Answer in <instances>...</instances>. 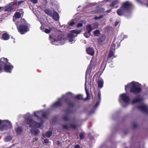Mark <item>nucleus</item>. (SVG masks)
Masks as SVG:
<instances>
[{"instance_id":"obj_1","label":"nucleus","mask_w":148,"mask_h":148,"mask_svg":"<svg viewBox=\"0 0 148 148\" xmlns=\"http://www.w3.org/2000/svg\"><path fill=\"white\" fill-rule=\"evenodd\" d=\"M72 97V95L71 93L68 92L65 95H63L62 98L59 99L58 101L53 104L52 106L53 107L61 106L62 105V101L64 100L69 108L68 109L65 110L64 112L67 114L72 113L73 111L72 108L75 106V103L70 101Z\"/></svg>"},{"instance_id":"obj_2","label":"nucleus","mask_w":148,"mask_h":148,"mask_svg":"<svg viewBox=\"0 0 148 148\" xmlns=\"http://www.w3.org/2000/svg\"><path fill=\"white\" fill-rule=\"evenodd\" d=\"M125 90L126 92L128 91L134 95H137L142 91V89L139 84L132 82L125 86Z\"/></svg>"},{"instance_id":"obj_3","label":"nucleus","mask_w":148,"mask_h":148,"mask_svg":"<svg viewBox=\"0 0 148 148\" xmlns=\"http://www.w3.org/2000/svg\"><path fill=\"white\" fill-rule=\"evenodd\" d=\"M19 22L20 24L17 26L18 32L21 34H25L29 30V29L27 25V22L24 19H21Z\"/></svg>"},{"instance_id":"obj_4","label":"nucleus","mask_w":148,"mask_h":148,"mask_svg":"<svg viewBox=\"0 0 148 148\" xmlns=\"http://www.w3.org/2000/svg\"><path fill=\"white\" fill-rule=\"evenodd\" d=\"M26 123L29 125L31 127L39 128L42 125L43 122L39 123L34 121L32 118H27L26 119Z\"/></svg>"},{"instance_id":"obj_5","label":"nucleus","mask_w":148,"mask_h":148,"mask_svg":"<svg viewBox=\"0 0 148 148\" xmlns=\"http://www.w3.org/2000/svg\"><path fill=\"white\" fill-rule=\"evenodd\" d=\"M132 6V4L131 3L128 1H127L123 3L121 6L130 14V12Z\"/></svg>"},{"instance_id":"obj_6","label":"nucleus","mask_w":148,"mask_h":148,"mask_svg":"<svg viewBox=\"0 0 148 148\" xmlns=\"http://www.w3.org/2000/svg\"><path fill=\"white\" fill-rule=\"evenodd\" d=\"M119 101H121L125 103H128L130 101V97L127 95L126 93H124L121 94L119 97Z\"/></svg>"},{"instance_id":"obj_7","label":"nucleus","mask_w":148,"mask_h":148,"mask_svg":"<svg viewBox=\"0 0 148 148\" xmlns=\"http://www.w3.org/2000/svg\"><path fill=\"white\" fill-rule=\"evenodd\" d=\"M116 13L118 15L120 16H124L127 18L128 17L126 14V13L128 14V13L121 6L117 10Z\"/></svg>"},{"instance_id":"obj_8","label":"nucleus","mask_w":148,"mask_h":148,"mask_svg":"<svg viewBox=\"0 0 148 148\" xmlns=\"http://www.w3.org/2000/svg\"><path fill=\"white\" fill-rule=\"evenodd\" d=\"M137 108L138 109L143 112L148 113V106L144 104L138 106Z\"/></svg>"},{"instance_id":"obj_9","label":"nucleus","mask_w":148,"mask_h":148,"mask_svg":"<svg viewBox=\"0 0 148 148\" xmlns=\"http://www.w3.org/2000/svg\"><path fill=\"white\" fill-rule=\"evenodd\" d=\"M95 65L93 64L92 60H90V63L89 66L87 68L86 72V76L89 75L91 72V70L92 69H94Z\"/></svg>"},{"instance_id":"obj_10","label":"nucleus","mask_w":148,"mask_h":148,"mask_svg":"<svg viewBox=\"0 0 148 148\" xmlns=\"http://www.w3.org/2000/svg\"><path fill=\"white\" fill-rule=\"evenodd\" d=\"M85 91L87 95V97L84 99H83L82 98V95H76L75 98L78 100H86L88 99V97H90V94L88 91V90L86 88H85Z\"/></svg>"},{"instance_id":"obj_11","label":"nucleus","mask_w":148,"mask_h":148,"mask_svg":"<svg viewBox=\"0 0 148 148\" xmlns=\"http://www.w3.org/2000/svg\"><path fill=\"white\" fill-rule=\"evenodd\" d=\"M63 128L66 130H68L70 128H72L73 129H75L77 128V125L75 124H71L69 125H62Z\"/></svg>"},{"instance_id":"obj_12","label":"nucleus","mask_w":148,"mask_h":148,"mask_svg":"<svg viewBox=\"0 0 148 148\" xmlns=\"http://www.w3.org/2000/svg\"><path fill=\"white\" fill-rule=\"evenodd\" d=\"M143 100V99L142 97L138 96L133 99L132 101V104H135L136 103H140L142 102Z\"/></svg>"},{"instance_id":"obj_13","label":"nucleus","mask_w":148,"mask_h":148,"mask_svg":"<svg viewBox=\"0 0 148 148\" xmlns=\"http://www.w3.org/2000/svg\"><path fill=\"white\" fill-rule=\"evenodd\" d=\"M4 69L6 72L11 73L12 70L13 68V67L11 65H6L4 66Z\"/></svg>"},{"instance_id":"obj_14","label":"nucleus","mask_w":148,"mask_h":148,"mask_svg":"<svg viewBox=\"0 0 148 148\" xmlns=\"http://www.w3.org/2000/svg\"><path fill=\"white\" fill-rule=\"evenodd\" d=\"M8 62V60L6 58H3L0 59V66H4Z\"/></svg>"},{"instance_id":"obj_15","label":"nucleus","mask_w":148,"mask_h":148,"mask_svg":"<svg viewBox=\"0 0 148 148\" xmlns=\"http://www.w3.org/2000/svg\"><path fill=\"white\" fill-rule=\"evenodd\" d=\"M86 51L88 54L93 56L94 54V50L92 47H88L86 49Z\"/></svg>"},{"instance_id":"obj_16","label":"nucleus","mask_w":148,"mask_h":148,"mask_svg":"<svg viewBox=\"0 0 148 148\" xmlns=\"http://www.w3.org/2000/svg\"><path fill=\"white\" fill-rule=\"evenodd\" d=\"M51 16L56 21H58L59 18V15L58 13L56 11H54Z\"/></svg>"},{"instance_id":"obj_17","label":"nucleus","mask_w":148,"mask_h":148,"mask_svg":"<svg viewBox=\"0 0 148 148\" xmlns=\"http://www.w3.org/2000/svg\"><path fill=\"white\" fill-rule=\"evenodd\" d=\"M76 36H74L73 34L72 33H69L67 35V37L69 39V42H72L74 40L73 38Z\"/></svg>"},{"instance_id":"obj_18","label":"nucleus","mask_w":148,"mask_h":148,"mask_svg":"<svg viewBox=\"0 0 148 148\" xmlns=\"http://www.w3.org/2000/svg\"><path fill=\"white\" fill-rule=\"evenodd\" d=\"M10 38L9 35L7 33H4L2 35V39L4 40H8Z\"/></svg>"},{"instance_id":"obj_19","label":"nucleus","mask_w":148,"mask_h":148,"mask_svg":"<svg viewBox=\"0 0 148 148\" xmlns=\"http://www.w3.org/2000/svg\"><path fill=\"white\" fill-rule=\"evenodd\" d=\"M16 133L17 134H20L23 132L22 128L21 127L18 126L15 129Z\"/></svg>"},{"instance_id":"obj_20","label":"nucleus","mask_w":148,"mask_h":148,"mask_svg":"<svg viewBox=\"0 0 148 148\" xmlns=\"http://www.w3.org/2000/svg\"><path fill=\"white\" fill-rule=\"evenodd\" d=\"M106 38V37L104 35H102L100 36L98 38V42L99 44H101L104 41Z\"/></svg>"},{"instance_id":"obj_21","label":"nucleus","mask_w":148,"mask_h":148,"mask_svg":"<svg viewBox=\"0 0 148 148\" xmlns=\"http://www.w3.org/2000/svg\"><path fill=\"white\" fill-rule=\"evenodd\" d=\"M40 28L43 31L47 34L49 33L51 29V28L50 27H49V29H47L42 27V26L40 27Z\"/></svg>"},{"instance_id":"obj_22","label":"nucleus","mask_w":148,"mask_h":148,"mask_svg":"<svg viewBox=\"0 0 148 148\" xmlns=\"http://www.w3.org/2000/svg\"><path fill=\"white\" fill-rule=\"evenodd\" d=\"M8 128V126L7 124H5L1 125L0 127V130L1 131H3L7 130Z\"/></svg>"},{"instance_id":"obj_23","label":"nucleus","mask_w":148,"mask_h":148,"mask_svg":"<svg viewBox=\"0 0 148 148\" xmlns=\"http://www.w3.org/2000/svg\"><path fill=\"white\" fill-rule=\"evenodd\" d=\"M30 132L32 134L35 136L37 135L39 133V131L37 130L32 129Z\"/></svg>"},{"instance_id":"obj_24","label":"nucleus","mask_w":148,"mask_h":148,"mask_svg":"<svg viewBox=\"0 0 148 148\" xmlns=\"http://www.w3.org/2000/svg\"><path fill=\"white\" fill-rule=\"evenodd\" d=\"M113 56V52L112 50H110L108 53V56L107 57V62H108L109 59Z\"/></svg>"},{"instance_id":"obj_25","label":"nucleus","mask_w":148,"mask_h":148,"mask_svg":"<svg viewBox=\"0 0 148 148\" xmlns=\"http://www.w3.org/2000/svg\"><path fill=\"white\" fill-rule=\"evenodd\" d=\"M45 13L51 16L52 15V12L51 10L49 9H46L45 10Z\"/></svg>"},{"instance_id":"obj_26","label":"nucleus","mask_w":148,"mask_h":148,"mask_svg":"<svg viewBox=\"0 0 148 148\" xmlns=\"http://www.w3.org/2000/svg\"><path fill=\"white\" fill-rule=\"evenodd\" d=\"M103 81L102 80H99L98 82V86L99 88H101L103 85Z\"/></svg>"},{"instance_id":"obj_27","label":"nucleus","mask_w":148,"mask_h":148,"mask_svg":"<svg viewBox=\"0 0 148 148\" xmlns=\"http://www.w3.org/2000/svg\"><path fill=\"white\" fill-rule=\"evenodd\" d=\"M52 132L51 131H48L46 132L45 135L48 138H50L52 134Z\"/></svg>"},{"instance_id":"obj_28","label":"nucleus","mask_w":148,"mask_h":148,"mask_svg":"<svg viewBox=\"0 0 148 148\" xmlns=\"http://www.w3.org/2000/svg\"><path fill=\"white\" fill-rule=\"evenodd\" d=\"M12 10V6H9L6 7L5 9V12H10Z\"/></svg>"},{"instance_id":"obj_29","label":"nucleus","mask_w":148,"mask_h":148,"mask_svg":"<svg viewBox=\"0 0 148 148\" xmlns=\"http://www.w3.org/2000/svg\"><path fill=\"white\" fill-rule=\"evenodd\" d=\"M58 40L61 41L64 39V35L63 34H60L57 37Z\"/></svg>"},{"instance_id":"obj_30","label":"nucleus","mask_w":148,"mask_h":148,"mask_svg":"<svg viewBox=\"0 0 148 148\" xmlns=\"http://www.w3.org/2000/svg\"><path fill=\"white\" fill-rule=\"evenodd\" d=\"M14 16L16 18H19L21 17V14L19 12H16L15 13Z\"/></svg>"},{"instance_id":"obj_31","label":"nucleus","mask_w":148,"mask_h":148,"mask_svg":"<svg viewBox=\"0 0 148 148\" xmlns=\"http://www.w3.org/2000/svg\"><path fill=\"white\" fill-rule=\"evenodd\" d=\"M93 28L91 27L90 25H89L86 27V29L87 32L89 33H90L91 30Z\"/></svg>"},{"instance_id":"obj_32","label":"nucleus","mask_w":148,"mask_h":148,"mask_svg":"<svg viewBox=\"0 0 148 148\" xmlns=\"http://www.w3.org/2000/svg\"><path fill=\"white\" fill-rule=\"evenodd\" d=\"M79 138L80 140L84 139L85 137V134L84 132H82L79 133Z\"/></svg>"},{"instance_id":"obj_33","label":"nucleus","mask_w":148,"mask_h":148,"mask_svg":"<svg viewBox=\"0 0 148 148\" xmlns=\"http://www.w3.org/2000/svg\"><path fill=\"white\" fill-rule=\"evenodd\" d=\"M40 113V111H37L35 112L34 113V116L39 119H41V118L38 116V114Z\"/></svg>"},{"instance_id":"obj_34","label":"nucleus","mask_w":148,"mask_h":148,"mask_svg":"<svg viewBox=\"0 0 148 148\" xmlns=\"http://www.w3.org/2000/svg\"><path fill=\"white\" fill-rule=\"evenodd\" d=\"M44 143L46 144V145L47 146H49L50 145V143H49V140L47 138H46L44 140Z\"/></svg>"},{"instance_id":"obj_35","label":"nucleus","mask_w":148,"mask_h":148,"mask_svg":"<svg viewBox=\"0 0 148 148\" xmlns=\"http://www.w3.org/2000/svg\"><path fill=\"white\" fill-rule=\"evenodd\" d=\"M71 33L79 34L80 33V32L77 30H73L71 31Z\"/></svg>"},{"instance_id":"obj_36","label":"nucleus","mask_w":148,"mask_h":148,"mask_svg":"<svg viewBox=\"0 0 148 148\" xmlns=\"http://www.w3.org/2000/svg\"><path fill=\"white\" fill-rule=\"evenodd\" d=\"M12 137L10 136H8L5 138L6 141L7 142H9L11 141L12 140Z\"/></svg>"},{"instance_id":"obj_37","label":"nucleus","mask_w":148,"mask_h":148,"mask_svg":"<svg viewBox=\"0 0 148 148\" xmlns=\"http://www.w3.org/2000/svg\"><path fill=\"white\" fill-rule=\"evenodd\" d=\"M100 34V31L99 30H95L93 32L94 34L96 36H98Z\"/></svg>"},{"instance_id":"obj_38","label":"nucleus","mask_w":148,"mask_h":148,"mask_svg":"<svg viewBox=\"0 0 148 148\" xmlns=\"http://www.w3.org/2000/svg\"><path fill=\"white\" fill-rule=\"evenodd\" d=\"M118 3V1H113L112 3L110 4V7H113L115 5Z\"/></svg>"},{"instance_id":"obj_39","label":"nucleus","mask_w":148,"mask_h":148,"mask_svg":"<svg viewBox=\"0 0 148 148\" xmlns=\"http://www.w3.org/2000/svg\"><path fill=\"white\" fill-rule=\"evenodd\" d=\"M63 119L65 121H69V119L67 115H64L63 117Z\"/></svg>"},{"instance_id":"obj_40","label":"nucleus","mask_w":148,"mask_h":148,"mask_svg":"<svg viewBox=\"0 0 148 148\" xmlns=\"http://www.w3.org/2000/svg\"><path fill=\"white\" fill-rule=\"evenodd\" d=\"M92 25L94 29H96L98 27L99 24L98 23H93Z\"/></svg>"},{"instance_id":"obj_41","label":"nucleus","mask_w":148,"mask_h":148,"mask_svg":"<svg viewBox=\"0 0 148 148\" xmlns=\"http://www.w3.org/2000/svg\"><path fill=\"white\" fill-rule=\"evenodd\" d=\"M90 35V33H89L88 32H85L84 34V36L87 38L89 37Z\"/></svg>"},{"instance_id":"obj_42","label":"nucleus","mask_w":148,"mask_h":148,"mask_svg":"<svg viewBox=\"0 0 148 148\" xmlns=\"http://www.w3.org/2000/svg\"><path fill=\"white\" fill-rule=\"evenodd\" d=\"M103 16L102 15H101L98 17L95 16L94 17V19L95 20H98L102 18L103 17Z\"/></svg>"},{"instance_id":"obj_43","label":"nucleus","mask_w":148,"mask_h":148,"mask_svg":"<svg viewBox=\"0 0 148 148\" xmlns=\"http://www.w3.org/2000/svg\"><path fill=\"white\" fill-rule=\"evenodd\" d=\"M100 102V101H97L95 105L93 106V108H97L99 105Z\"/></svg>"},{"instance_id":"obj_44","label":"nucleus","mask_w":148,"mask_h":148,"mask_svg":"<svg viewBox=\"0 0 148 148\" xmlns=\"http://www.w3.org/2000/svg\"><path fill=\"white\" fill-rule=\"evenodd\" d=\"M98 97L99 99L98 101H100L101 100V94L100 91H99L98 92Z\"/></svg>"},{"instance_id":"obj_45","label":"nucleus","mask_w":148,"mask_h":148,"mask_svg":"<svg viewBox=\"0 0 148 148\" xmlns=\"http://www.w3.org/2000/svg\"><path fill=\"white\" fill-rule=\"evenodd\" d=\"M132 124L134 128H136L137 127L138 125L136 123H133Z\"/></svg>"},{"instance_id":"obj_46","label":"nucleus","mask_w":148,"mask_h":148,"mask_svg":"<svg viewBox=\"0 0 148 148\" xmlns=\"http://www.w3.org/2000/svg\"><path fill=\"white\" fill-rule=\"evenodd\" d=\"M41 116L43 118H46L47 116V115L45 113H43L41 115Z\"/></svg>"},{"instance_id":"obj_47","label":"nucleus","mask_w":148,"mask_h":148,"mask_svg":"<svg viewBox=\"0 0 148 148\" xmlns=\"http://www.w3.org/2000/svg\"><path fill=\"white\" fill-rule=\"evenodd\" d=\"M30 1L34 4L37 3L38 2V0H30Z\"/></svg>"},{"instance_id":"obj_48","label":"nucleus","mask_w":148,"mask_h":148,"mask_svg":"<svg viewBox=\"0 0 148 148\" xmlns=\"http://www.w3.org/2000/svg\"><path fill=\"white\" fill-rule=\"evenodd\" d=\"M82 25L83 24L82 23H79L77 24V28H79L82 27Z\"/></svg>"},{"instance_id":"obj_49","label":"nucleus","mask_w":148,"mask_h":148,"mask_svg":"<svg viewBox=\"0 0 148 148\" xmlns=\"http://www.w3.org/2000/svg\"><path fill=\"white\" fill-rule=\"evenodd\" d=\"M104 11V9L103 8H100L99 9L97 10L98 12H101Z\"/></svg>"},{"instance_id":"obj_50","label":"nucleus","mask_w":148,"mask_h":148,"mask_svg":"<svg viewBox=\"0 0 148 148\" xmlns=\"http://www.w3.org/2000/svg\"><path fill=\"white\" fill-rule=\"evenodd\" d=\"M75 24V23L73 21H72L70 22L69 23V25L71 26H72L73 25Z\"/></svg>"},{"instance_id":"obj_51","label":"nucleus","mask_w":148,"mask_h":148,"mask_svg":"<svg viewBox=\"0 0 148 148\" xmlns=\"http://www.w3.org/2000/svg\"><path fill=\"white\" fill-rule=\"evenodd\" d=\"M56 143L57 145H61L62 144V143L59 140H58L56 142Z\"/></svg>"},{"instance_id":"obj_52","label":"nucleus","mask_w":148,"mask_h":148,"mask_svg":"<svg viewBox=\"0 0 148 148\" xmlns=\"http://www.w3.org/2000/svg\"><path fill=\"white\" fill-rule=\"evenodd\" d=\"M74 148H81L80 146L77 144L75 145L74 146Z\"/></svg>"},{"instance_id":"obj_53","label":"nucleus","mask_w":148,"mask_h":148,"mask_svg":"<svg viewBox=\"0 0 148 148\" xmlns=\"http://www.w3.org/2000/svg\"><path fill=\"white\" fill-rule=\"evenodd\" d=\"M38 140V138H34L33 141V142H34L35 141H37Z\"/></svg>"},{"instance_id":"obj_54","label":"nucleus","mask_w":148,"mask_h":148,"mask_svg":"<svg viewBox=\"0 0 148 148\" xmlns=\"http://www.w3.org/2000/svg\"><path fill=\"white\" fill-rule=\"evenodd\" d=\"M23 9L21 8L19 10V12H22L21 14L22 15H23V13H24V12H23Z\"/></svg>"},{"instance_id":"obj_55","label":"nucleus","mask_w":148,"mask_h":148,"mask_svg":"<svg viewBox=\"0 0 148 148\" xmlns=\"http://www.w3.org/2000/svg\"><path fill=\"white\" fill-rule=\"evenodd\" d=\"M17 2H12L13 5H17Z\"/></svg>"},{"instance_id":"obj_56","label":"nucleus","mask_w":148,"mask_h":148,"mask_svg":"<svg viewBox=\"0 0 148 148\" xmlns=\"http://www.w3.org/2000/svg\"><path fill=\"white\" fill-rule=\"evenodd\" d=\"M119 23V22L116 21V22L115 23V26H116Z\"/></svg>"},{"instance_id":"obj_57","label":"nucleus","mask_w":148,"mask_h":148,"mask_svg":"<svg viewBox=\"0 0 148 148\" xmlns=\"http://www.w3.org/2000/svg\"><path fill=\"white\" fill-rule=\"evenodd\" d=\"M23 2L22 1H19L18 2V5H19Z\"/></svg>"},{"instance_id":"obj_58","label":"nucleus","mask_w":148,"mask_h":148,"mask_svg":"<svg viewBox=\"0 0 148 148\" xmlns=\"http://www.w3.org/2000/svg\"><path fill=\"white\" fill-rule=\"evenodd\" d=\"M111 11V9L108 10L106 11V12H110Z\"/></svg>"},{"instance_id":"obj_59","label":"nucleus","mask_w":148,"mask_h":148,"mask_svg":"<svg viewBox=\"0 0 148 148\" xmlns=\"http://www.w3.org/2000/svg\"><path fill=\"white\" fill-rule=\"evenodd\" d=\"M8 124L9 126L12 127V124L9 121Z\"/></svg>"},{"instance_id":"obj_60","label":"nucleus","mask_w":148,"mask_h":148,"mask_svg":"<svg viewBox=\"0 0 148 148\" xmlns=\"http://www.w3.org/2000/svg\"><path fill=\"white\" fill-rule=\"evenodd\" d=\"M2 68H1V67L0 66V73L2 72Z\"/></svg>"},{"instance_id":"obj_61","label":"nucleus","mask_w":148,"mask_h":148,"mask_svg":"<svg viewBox=\"0 0 148 148\" xmlns=\"http://www.w3.org/2000/svg\"><path fill=\"white\" fill-rule=\"evenodd\" d=\"M11 38H13V39H14V40L13 41H14V43H15V40H15V39H14V38H13V37L12 36H11Z\"/></svg>"},{"instance_id":"obj_62","label":"nucleus","mask_w":148,"mask_h":148,"mask_svg":"<svg viewBox=\"0 0 148 148\" xmlns=\"http://www.w3.org/2000/svg\"><path fill=\"white\" fill-rule=\"evenodd\" d=\"M114 47V48H115V45H112L111 46V47Z\"/></svg>"},{"instance_id":"obj_63","label":"nucleus","mask_w":148,"mask_h":148,"mask_svg":"<svg viewBox=\"0 0 148 148\" xmlns=\"http://www.w3.org/2000/svg\"><path fill=\"white\" fill-rule=\"evenodd\" d=\"M1 120H0V125L1 124Z\"/></svg>"},{"instance_id":"obj_64","label":"nucleus","mask_w":148,"mask_h":148,"mask_svg":"<svg viewBox=\"0 0 148 148\" xmlns=\"http://www.w3.org/2000/svg\"><path fill=\"white\" fill-rule=\"evenodd\" d=\"M138 2H140V0H136Z\"/></svg>"}]
</instances>
